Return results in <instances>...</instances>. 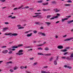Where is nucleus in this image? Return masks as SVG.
<instances>
[{
	"label": "nucleus",
	"instance_id": "nucleus-61",
	"mask_svg": "<svg viewBox=\"0 0 73 73\" xmlns=\"http://www.w3.org/2000/svg\"><path fill=\"white\" fill-rule=\"evenodd\" d=\"M40 29H44V28L42 27H41Z\"/></svg>",
	"mask_w": 73,
	"mask_h": 73
},
{
	"label": "nucleus",
	"instance_id": "nucleus-22",
	"mask_svg": "<svg viewBox=\"0 0 73 73\" xmlns=\"http://www.w3.org/2000/svg\"><path fill=\"white\" fill-rule=\"evenodd\" d=\"M68 19H62V22H63L65 21V20H67Z\"/></svg>",
	"mask_w": 73,
	"mask_h": 73
},
{
	"label": "nucleus",
	"instance_id": "nucleus-13",
	"mask_svg": "<svg viewBox=\"0 0 73 73\" xmlns=\"http://www.w3.org/2000/svg\"><path fill=\"white\" fill-rule=\"evenodd\" d=\"M67 50L65 49L64 50H61V52H66V51H67Z\"/></svg>",
	"mask_w": 73,
	"mask_h": 73
},
{
	"label": "nucleus",
	"instance_id": "nucleus-16",
	"mask_svg": "<svg viewBox=\"0 0 73 73\" xmlns=\"http://www.w3.org/2000/svg\"><path fill=\"white\" fill-rule=\"evenodd\" d=\"M51 3L52 4H57V3L55 1H52L51 2Z\"/></svg>",
	"mask_w": 73,
	"mask_h": 73
},
{
	"label": "nucleus",
	"instance_id": "nucleus-42",
	"mask_svg": "<svg viewBox=\"0 0 73 73\" xmlns=\"http://www.w3.org/2000/svg\"><path fill=\"white\" fill-rule=\"evenodd\" d=\"M43 44H39L38 45H36L37 46H42Z\"/></svg>",
	"mask_w": 73,
	"mask_h": 73
},
{
	"label": "nucleus",
	"instance_id": "nucleus-29",
	"mask_svg": "<svg viewBox=\"0 0 73 73\" xmlns=\"http://www.w3.org/2000/svg\"><path fill=\"white\" fill-rule=\"evenodd\" d=\"M23 28H24V27H20L18 28V29H23Z\"/></svg>",
	"mask_w": 73,
	"mask_h": 73
},
{
	"label": "nucleus",
	"instance_id": "nucleus-19",
	"mask_svg": "<svg viewBox=\"0 0 73 73\" xmlns=\"http://www.w3.org/2000/svg\"><path fill=\"white\" fill-rule=\"evenodd\" d=\"M37 64H38L37 62H36L34 63L33 64V66H35V65H37Z\"/></svg>",
	"mask_w": 73,
	"mask_h": 73
},
{
	"label": "nucleus",
	"instance_id": "nucleus-30",
	"mask_svg": "<svg viewBox=\"0 0 73 73\" xmlns=\"http://www.w3.org/2000/svg\"><path fill=\"white\" fill-rule=\"evenodd\" d=\"M35 24L37 25H40V23L39 22H35Z\"/></svg>",
	"mask_w": 73,
	"mask_h": 73
},
{
	"label": "nucleus",
	"instance_id": "nucleus-45",
	"mask_svg": "<svg viewBox=\"0 0 73 73\" xmlns=\"http://www.w3.org/2000/svg\"><path fill=\"white\" fill-rule=\"evenodd\" d=\"M71 17V16L70 15L66 16V17L67 18H69V17Z\"/></svg>",
	"mask_w": 73,
	"mask_h": 73
},
{
	"label": "nucleus",
	"instance_id": "nucleus-62",
	"mask_svg": "<svg viewBox=\"0 0 73 73\" xmlns=\"http://www.w3.org/2000/svg\"><path fill=\"white\" fill-rule=\"evenodd\" d=\"M55 38H58V36L57 35H56Z\"/></svg>",
	"mask_w": 73,
	"mask_h": 73
},
{
	"label": "nucleus",
	"instance_id": "nucleus-5",
	"mask_svg": "<svg viewBox=\"0 0 73 73\" xmlns=\"http://www.w3.org/2000/svg\"><path fill=\"white\" fill-rule=\"evenodd\" d=\"M38 34H40V35H41L42 36H44L46 35L45 34V33H42V32H38Z\"/></svg>",
	"mask_w": 73,
	"mask_h": 73
},
{
	"label": "nucleus",
	"instance_id": "nucleus-26",
	"mask_svg": "<svg viewBox=\"0 0 73 73\" xmlns=\"http://www.w3.org/2000/svg\"><path fill=\"white\" fill-rule=\"evenodd\" d=\"M54 65H57V61H56V60L54 61Z\"/></svg>",
	"mask_w": 73,
	"mask_h": 73
},
{
	"label": "nucleus",
	"instance_id": "nucleus-50",
	"mask_svg": "<svg viewBox=\"0 0 73 73\" xmlns=\"http://www.w3.org/2000/svg\"><path fill=\"white\" fill-rule=\"evenodd\" d=\"M68 54V52H66L63 54L64 55H66V54Z\"/></svg>",
	"mask_w": 73,
	"mask_h": 73
},
{
	"label": "nucleus",
	"instance_id": "nucleus-23",
	"mask_svg": "<svg viewBox=\"0 0 73 73\" xmlns=\"http://www.w3.org/2000/svg\"><path fill=\"white\" fill-rule=\"evenodd\" d=\"M18 69V67L17 66H15V67L14 68V70H16L17 69Z\"/></svg>",
	"mask_w": 73,
	"mask_h": 73
},
{
	"label": "nucleus",
	"instance_id": "nucleus-52",
	"mask_svg": "<svg viewBox=\"0 0 73 73\" xmlns=\"http://www.w3.org/2000/svg\"><path fill=\"white\" fill-rule=\"evenodd\" d=\"M15 18H16V17L15 16H13L11 17V19H15Z\"/></svg>",
	"mask_w": 73,
	"mask_h": 73
},
{
	"label": "nucleus",
	"instance_id": "nucleus-28",
	"mask_svg": "<svg viewBox=\"0 0 73 73\" xmlns=\"http://www.w3.org/2000/svg\"><path fill=\"white\" fill-rule=\"evenodd\" d=\"M41 14V13H35V15H40V14Z\"/></svg>",
	"mask_w": 73,
	"mask_h": 73
},
{
	"label": "nucleus",
	"instance_id": "nucleus-54",
	"mask_svg": "<svg viewBox=\"0 0 73 73\" xmlns=\"http://www.w3.org/2000/svg\"><path fill=\"white\" fill-rule=\"evenodd\" d=\"M29 8V6H26L25 7V8L27 9V8Z\"/></svg>",
	"mask_w": 73,
	"mask_h": 73
},
{
	"label": "nucleus",
	"instance_id": "nucleus-6",
	"mask_svg": "<svg viewBox=\"0 0 73 73\" xmlns=\"http://www.w3.org/2000/svg\"><path fill=\"white\" fill-rule=\"evenodd\" d=\"M70 60H73V53H72L71 54L70 56Z\"/></svg>",
	"mask_w": 73,
	"mask_h": 73
},
{
	"label": "nucleus",
	"instance_id": "nucleus-24",
	"mask_svg": "<svg viewBox=\"0 0 73 73\" xmlns=\"http://www.w3.org/2000/svg\"><path fill=\"white\" fill-rule=\"evenodd\" d=\"M65 58L66 60H71L70 58H69V57H68V56L67 57H66Z\"/></svg>",
	"mask_w": 73,
	"mask_h": 73
},
{
	"label": "nucleus",
	"instance_id": "nucleus-51",
	"mask_svg": "<svg viewBox=\"0 0 73 73\" xmlns=\"http://www.w3.org/2000/svg\"><path fill=\"white\" fill-rule=\"evenodd\" d=\"M44 68H48V66H45L43 67Z\"/></svg>",
	"mask_w": 73,
	"mask_h": 73
},
{
	"label": "nucleus",
	"instance_id": "nucleus-49",
	"mask_svg": "<svg viewBox=\"0 0 73 73\" xmlns=\"http://www.w3.org/2000/svg\"><path fill=\"white\" fill-rule=\"evenodd\" d=\"M34 59V58L32 57V58H30V60H33Z\"/></svg>",
	"mask_w": 73,
	"mask_h": 73
},
{
	"label": "nucleus",
	"instance_id": "nucleus-59",
	"mask_svg": "<svg viewBox=\"0 0 73 73\" xmlns=\"http://www.w3.org/2000/svg\"><path fill=\"white\" fill-rule=\"evenodd\" d=\"M57 16H60V15L59 14H57Z\"/></svg>",
	"mask_w": 73,
	"mask_h": 73
},
{
	"label": "nucleus",
	"instance_id": "nucleus-20",
	"mask_svg": "<svg viewBox=\"0 0 73 73\" xmlns=\"http://www.w3.org/2000/svg\"><path fill=\"white\" fill-rule=\"evenodd\" d=\"M44 50H49V49L48 48L46 47L45 48Z\"/></svg>",
	"mask_w": 73,
	"mask_h": 73
},
{
	"label": "nucleus",
	"instance_id": "nucleus-44",
	"mask_svg": "<svg viewBox=\"0 0 73 73\" xmlns=\"http://www.w3.org/2000/svg\"><path fill=\"white\" fill-rule=\"evenodd\" d=\"M52 60H53V57H51L50 59V61H52Z\"/></svg>",
	"mask_w": 73,
	"mask_h": 73
},
{
	"label": "nucleus",
	"instance_id": "nucleus-31",
	"mask_svg": "<svg viewBox=\"0 0 73 73\" xmlns=\"http://www.w3.org/2000/svg\"><path fill=\"white\" fill-rule=\"evenodd\" d=\"M38 50H43V48H42L41 47H39L38 48Z\"/></svg>",
	"mask_w": 73,
	"mask_h": 73
},
{
	"label": "nucleus",
	"instance_id": "nucleus-35",
	"mask_svg": "<svg viewBox=\"0 0 73 73\" xmlns=\"http://www.w3.org/2000/svg\"><path fill=\"white\" fill-rule=\"evenodd\" d=\"M1 48H7V46H3L1 47Z\"/></svg>",
	"mask_w": 73,
	"mask_h": 73
},
{
	"label": "nucleus",
	"instance_id": "nucleus-38",
	"mask_svg": "<svg viewBox=\"0 0 73 73\" xmlns=\"http://www.w3.org/2000/svg\"><path fill=\"white\" fill-rule=\"evenodd\" d=\"M33 32L34 33H37V31L36 30L33 31Z\"/></svg>",
	"mask_w": 73,
	"mask_h": 73
},
{
	"label": "nucleus",
	"instance_id": "nucleus-34",
	"mask_svg": "<svg viewBox=\"0 0 73 73\" xmlns=\"http://www.w3.org/2000/svg\"><path fill=\"white\" fill-rule=\"evenodd\" d=\"M72 67L71 66H67V68H69V69H72Z\"/></svg>",
	"mask_w": 73,
	"mask_h": 73
},
{
	"label": "nucleus",
	"instance_id": "nucleus-10",
	"mask_svg": "<svg viewBox=\"0 0 73 73\" xmlns=\"http://www.w3.org/2000/svg\"><path fill=\"white\" fill-rule=\"evenodd\" d=\"M23 7V5H22L21 6L19 7L18 8H15L14 9V10H16V9H20L21 8Z\"/></svg>",
	"mask_w": 73,
	"mask_h": 73
},
{
	"label": "nucleus",
	"instance_id": "nucleus-55",
	"mask_svg": "<svg viewBox=\"0 0 73 73\" xmlns=\"http://www.w3.org/2000/svg\"><path fill=\"white\" fill-rule=\"evenodd\" d=\"M9 64H12V61L9 62Z\"/></svg>",
	"mask_w": 73,
	"mask_h": 73
},
{
	"label": "nucleus",
	"instance_id": "nucleus-15",
	"mask_svg": "<svg viewBox=\"0 0 73 73\" xmlns=\"http://www.w3.org/2000/svg\"><path fill=\"white\" fill-rule=\"evenodd\" d=\"M12 48H18V46L15 45L12 46Z\"/></svg>",
	"mask_w": 73,
	"mask_h": 73
},
{
	"label": "nucleus",
	"instance_id": "nucleus-46",
	"mask_svg": "<svg viewBox=\"0 0 73 73\" xmlns=\"http://www.w3.org/2000/svg\"><path fill=\"white\" fill-rule=\"evenodd\" d=\"M6 64L7 65H9V62H6Z\"/></svg>",
	"mask_w": 73,
	"mask_h": 73
},
{
	"label": "nucleus",
	"instance_id": "nucleus-11",
	"mask_svg": "<svg viewBox=\"0 0 73 73\" xmlns=\"http://www.w3.org/2000/svg\"><path fill=\"white\" fill-rule=\"evenodd\" d=\"M32 33H31L30 34H29L27 35V37H30L32 35Z\"/></svg>",
	"mask_w": 73,
	"mask_h": 73
},
{
	"label": "nucleus",
	"instance_id": "nucleus-63",
	"mask_svg": "<svg viewBox=\"0 0 73 73\" xmlns=\"http://www.w3.org/2000/svg\"><path fill=\"white\" fill-rule=\"evenodd\" d=\"M31 72H29V71H27L26 73H31Z\"/></svg>",
	"mask_w": 73,
	"mask_h": 73
},
{
	"label": "nucleus",
	"instance_id": "nucleus-21",
	"mask_svg": "<svg viewBox=\"0 0 73 73\" xmlns=\"http://www.w3.org/2000/svg\"><path fill=\"white\" fill-rule=\"evenodd\" d=\"M23 46V44H20L18 45V47H20L21 46Z\"/></svg>",
	"mask_w": 73,
	"mask_h": 73
},
{
	"label": "nucleus",
	"instance_id": "nucleus-14",
	"mask_svg": "<svg viewBox=\"0 0 73 73\" xmlns=\"http://www.w3.org/2000/svg\"><path fill=\"white\" fill-rule=\"evenodd\" d=\"M45 23L47 24L48 26H49L50 24V23L48 22H45Z\"/></svg>",
	"mask_w": 73,
	"mask_h": 73
},
{
	"label": "nucleus",
	"instance_id": "nucleus-53",
	"mask_svg": "<svg viewBox=\"0 0 73 73\" xmlns=\"http://www.w3.org/2000/svg\"><path fill=\"white\" fill-rule=\"evenodd\" d=\"M5 23V24H9V23L8 22H6Z\"/></svg>",
	"mask_w": 73,
	"mask_h": 73
},
{
	"label": "nucleus",
	"instance_id": "nucleus-4",
	"mask_svg": "<svg viewBox=\"0 0 73 73\" xmlns=\"http://www.w3.org/2000/svg\"><path fill=\"white\" fill-rule=\"evenodd\" d=\"M33 17H37L38 18H42V17H41V15H37L35 16H33Z\"/></svg>",
	"mask_w": 73,
	"mask_h": 73
},
{
	"label": "nucleus",
	"instance_id": "nucleus-1",
	"mask_svg": "<svg viewBox=\"0 0 73 73\" xmlns=\"http://www.w3.org/2000/svg\"><path fill=\"white\" fill-rule=\"evenodd\" d=\"M4 35H6L7 36L8 35V36H11H11H17V33H13L12 34V33H9L8 34L7 33H5L4 34Z\"/></svg>",
	"mask_w": 73,
	"mask_h": 73
},
{
	"label": "nucleus",
	"instance_id": "nucleus-2",
	"mask_svg": "<svg viewBox=\"0 0 73 73\" xmlns=\"http://www.w3.org/2000/svg\"><path fill=\"white\" fill-rule=\"evenodd\" d=\"M38 55H43V56H51L52 54H42V53H38Z\"/></svg>",
	"mask_w": 73,
	"mask_h": 73
},
{
	"label": "nucleus",
	"instance_id": "nucleus-27",
	"mask_svg": "<svg viewBox=\"0 0 73 73\" xmlns=\"http://www.w3.org/2000/svg\"><path fill=\"white\" fill-rule=\"evenodd\" d=\"M23 52V50H20L19 51V53H21Z\"/></svg>",
	"mask_w": 73,
	"mask_h": 73
},
{
	"label": "nucleus",
	"instance_id": "nucleus-57",
	"mask_svg": "<svg viewBox=\"0 0 73 73\" xmlns=\"http://www.w3.org/2000/svg\"><path fill=\"white\" fill-rule=\"evenodd\" d=\"M12 17V16L11 15L8 16V17Z\"/></svg>",
	"mask_w": 73,
	"mask_h": 73
},
{
	"label": "nucleus",
	"instance_id": "nucleus-43",
	"mask_svg": "<svg viewBox=\"0 0 73 73\" xmlns=\"http://www.w3.org/2000/svg\"><path fill=\"white\" fill-rule=\"evenodd\" d=\"M13 52V51H9V54H11V53H12Z\"/></svg>",
	"mask_w": 73,
	"mask_h": 73
},
{
	"label": "nucleus",
	"instance_id": "nucleus-40",
	"mask_svg": "<svg viewBox=\"0 0 73 73\" xmlns=\"http://www.w3.org/2000/svg\"><path fill=\"white\" fill-rule=\"evenodd\" d=\"M49 10H50V9H48V10H46V9H43V10L44 11H49Z\"/></svg>",
	"mask_w": 73,
	"mask_h": 73
},
{
	"label": "nucleus",
	"instance_id": "nucleus-64",
	"mask_svg": "<svg viewBox=\"0 0 73 73\" xmlns=\"http://www.w3.org/2000/svg\"><path fill=\"white\" fill-rule=\"evenodd\" d=\"M45 73H50L49 72H46V71Z\"/></svg>",
	"mask_w": 73,
	"mask_h": 73
},
{
	"label": "nucleus",
	"instance_id": "nucleus-58",
	"mask_svg": "<svg viewBox=\"0 0 73 73\" xmlns=\"http://www.w3.org/2000/svg\"><path fill=\"white\" fill-rule=\"evenodd\" d=\"M20 26H21V25H17V27H20Z\"/></svg>",
	"mask_w": 73,
	"mask_h": 73
},
{
	"label": "nucleus",
	"instance_id": "nucleus-47",
	"mask_svg": "<svg viewBox=\"0 0 73 73\" xmlns=\"http://www.w3.org/2000/svg\"><path fill=\"white\" fill-rule=\"evenodd\" d=\"M10 71L11 72H13V70L10 69Z\"/></svg>",
	"mask_w": 73,
	"mask_h": 73
},
{
	"label": "nucleus",
	"instance_id": "nucleus-7",
	"mask_svg": "<svg viewBox=\"0 0 73 73\" xmlns=\"http://www.w3.org/2000/svg\"><path fill=\"white\" fill-rule=\"evenodd\" d=\"M58 48L59 49H61L63 48V46L61 45H60L58 46Z\"/></svg>",
	"mask_w": 73,
	"mask_h": 73
},
{
	"label": "nucleus",
	"instance_id": "nucleus-3",
	"mask_svg": "<svg viewBox=\"0 0 73 73\" xmlns=\"http://www.w3.org/2000/svg\"><path fill=\"white\" fill-rule=\"evenodd\" d=\"M73 39V37H71L69 38H66L64 40V41H70L71 40Z\"/></svg>",
	"mask_w": 73,
	"mask_h": 73
},
{
	"label": "nucleus",
	"instance_id": "nucleus-12",
	"mask_svg": "<svg viewBox=\"0 0 73 73\" xmlns=\"http://www.w3.org/2000/svg\"><path fill=\"white\" fill-rule=\"evenodd\" d=\"M54 11H56V12H59L60 11V10H58V9H54Z\"/></svg>",
	"mask_w": 73,
	"mask_h": 73
},
{
	"label": "nucleus",
	"instance_id": "nucleus-56",
	"mask_svg": "<svg viewBox=\"0 0 73 73\" xmlns=\"http://www.w3.org/2000/svg\"><path fill=\"white\" fill-rule=\"evenodd\" d=\"M32 47L31 46H27V47H26V48H31Z\"/></svg>",
	"mask_w": 73,
	"mask_h": 73
},
{
	"label": "nucleus",
	"instance_id": "nucleus-18",
	"mask_svg": "<svg viewBox=\"0 0 73 73\" xmlns=\"http://www.w3.org/2000/svg\"><path fill=\"white\" fill-rule=\"evenodd\" d=\"M8 29V27H6L5 28H4L3 29L4 30V31H6V30H7V29Z\"/></svg>",
	"mask_w": 73,
	"mask_h": 73
},
{
	"label": "nucleus",
	"instance_id": "nucleus-60",
	"mask_svg": "<svg viewBox=\"0 0 73 73\" xmlns=\"http://www.w3.org/2000/svg\"><path fill=\"white\" fill-rule=\"evenodd\" d=\"M42 1H38L37 2L38 3H42Z\"/></svg>",
	"mask_w": 73,
	"mask_h": 73
},
{
	"label": "nucleus",
	"instance_id": "nucleus-41",
	"mask_svg": "<svg viewBox=\"0 0 73 73\" xmlns=\"http://www.w3.org/2000/svg\"><path fill=\"white\" fill-rule=\"evenodd\" d=\"M46 71H41V73H45Z\"/></svg>",
	"mask_w": 73,
	"mask_h": 73
},
{
	"label": "nucleus",
	"instance_id": "nucleus-25",
	"mask_svg": "<svg viewBox=\"0 0 73 73\" xmlns=\"http://www.w3.org/2000/svg\"><path fill=\"white\" fill-rule=\"evenodd\" d=\"M51 15H47V19H49L50 18V17H51Z\"/></svg>",
	"mask_w": 73,
	"mask_h": 73
},
{
	"label": "nucleus",
	"instance_id": "nucleus-17",
	"mask_svg": "<svg viewBox=\"0 0 73 73\" xmlns=\"http://www.w3.org/2000/svg\"><path fill=\"white\" fill-rule=\"evenodd\" d=\"M58 16H55L54 17H52L51 19H55V18H57V17H58Z\"/></svg>",
	"mask_w": 73,
	"mask_h": 73
},
{
	"label": "nucleus",
	"instance_id": "nucleus-32",
	"mask_svg": "<svg viewBox=\"0 0 73 73\" xmlns=\"http://www.w3.org/2000/svg\"><path fill=\"white\" fill-rule=\"evenodd\" d=\"M42 5H47V4H48V3H42Z\"/></svg>",
	"mask_w": 73,
	"mask_h": 73
},
{
	"label": "nucleus",
	"instance_id": "nucleus-8",
	"mask_svg": "<svg viewBox=\"0 0 73 73\" xmlns=\"http://www.w3.org/2000/svg\"><path fill=\"white\" fill-rule=\"evenodd\" d=\"M8 52V51L7 50H5L2 51V53H4V54H6V53H7Z\"/></svg>",
	"mask_w": 73,
	"mask_h": 73
},
{
	"label": "nucleus",
	"instance_id": "nucleus-9",
	"mask_svg": "<svg viewBox=\"0 0 73 73\" xmlns=\"http://www.w3.org/2000/svg\"><path fill=\"white\" fill-rule=\"evenodd\" d=\"M27 68V67L26 66L25 67H24V66H21L20 67V68L21 69H26Z\"/></svg>",
	"mask_w": 73,
	"mask_h": 73
},
{
	"label": "nucleus",
	"instance_id": "nucleus-39",
	"mask_svg": "<svg viewBox=\"0 0 73 73\" xmlns=\"http://www.w3.org/2000/svg\"><path fill=\"white\" fill-rule=\"evenodd\" d=\"M70 49V47H69L66 48V50H68L67 49Z\"/></svg>",
	"mask_w": 73,
	"mask_h": 73
},
{
	"label": "nucleus",
	"instance_id": "nucleus-33",
	"mask_svg": "<svg viewBox=\"0 0 73 73\" xmlns=\"http://www.w3.org/2000/svg\"><path fill=\"white\" fill-rule=\"evenodd\" d=\"M67 2L68 3H72V1H71V0H69L67 1Z\"/></svg>",
	"mask_w": 73,
	"mask_h": 73
},
{
	"label": "nucleus",
	"instance_id": "nucleus-48",
	"mask_svg": "<svg viewBox=\"0 0 73 73\" xmlns=\"http://www.w3.org/2000/svg\"><path fill=\"white\" fill-rule=\"evenodd\" d=\"M8 50H12V48H8Z\"/></svg>",
	"mask_w": 73,
	"mask_h": 73
},
{
	"label": "nucleus",
	"instance_id": "nucleus-36",
	"mask_svg": "<svg viewBox=\"0 0 73 73\" xmlns=\"http://www.w3.org/2000/svg\"><path fill=\"white\" fill-rule=\"evenodd\" d=\"M70 5L69 4H66L65 5V6H70Z\"/></svg>",
	"mask_w": 73,
	"mask_h": 73
},
{
	"label": "nucleus",
	"instance_id": "nucleus-37",
	"mask_svg": "<svg viewBox=\"0 0 73 73\" xmlns=\"http://www.w3.org/2000/svg\"><path fill=\"white\" fill-rule=\"evenodd\" d=\"M22 54H23V53H19V56H21V55H22Z\"/></svg>",
	"mask_w": 73,
	"mask_h": 73
}]
</instances>
